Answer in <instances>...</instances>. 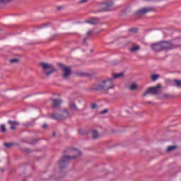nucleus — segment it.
<instances>
[{
	"label": "nucleus",
	"mask_w": 181,
	"mask_h": 181,
	"mask_svg": "<svg viewBox=\"0 0 181 181\" xmlns=\"http://www.w3.org/2000/svg\"><path fill=\"white\" fill-rule=\"evenodd\" d=\"M147 104H152V102H148Z\"/></svg>",
	"instance_id": "obj_38"
},
{
	"label": "nucleus",
	"mask_w": 181,
	"mask_h": 181,
	"mask_svg": "<svg viewBox=\"0 0 181 181\" xmlns=\"http://www.w3.org/2000/svg\"><path fill=\"white\" fill-rule=\"evenodd\" d=\"M69 108L71 111H75L76 112H78V111H80V109H78V106H77L76 102L73 99H71L69 101Z\"/></svg>",
	"instance_id": "obj_11"
},
{
	"label": "nucleus",
	"mask_w": 181,
	"mask_h": 181,
	"mask_svg": "<svg viewBox=\"0 0 181 181\" xmlns=\"http://www.w3.org/2000/svg\"><path fill=\"white\" fill-rule=\"evenodd\" d=\"M107 112H108V109H105L100 112V114L104 115L107 114Z\"/></svg>",
	"instance_id": "obj_32"
},
{
	"label": "nucleus",
	"mask_w": 181,
	"mask_h": 181,
	"mask_svg": "<svg viewBox=\"0 0 181 181\" xmlns=\"http://www.w3.org/2000/svg\"><path fill=\"white\" fill-rule=\"evenodd\" d=\"M87 2H88V0H81L78 2V4H86Z\"/></svg>",
	"instance_id": "obj_30"
},
{
	"label": "nucleus",
	"mask_w": 181,
	"mask_h": 181,
	"mask_svg": "<svg viewBox=\"0 0 181 181\" xmlns=\"http://www.w3.org/2000/svg\"><path fill=\"white\" fill-rule=\"evenodd\" d=\"M161 88L162 86L160 84H158L154 87H150L147 88V90L143 93V97H146V95L149 94H152L153 95H159V94H160Z\"/></svg>",
	"instance_id": "obj_7"
},
{
	"label": "nucleus",
	"mask_w": 181,
	"mask_h": 181,
	"mask_svg": "<svg viewBox=\"0 0 181 181\" xmlns=\"http://www.w3.org/2000/svg\"><path fill=\"white\" fill-rule=\"evenodd\" d=\"M114 78H106L100 81L99 83L93 86V90L95 91H103V93H108L110 90L114 88Z\"/></svg>",
	"instance_id": "obj_2"
},
{
	"label": "nucleus",
	"mask_w": 181,
	"mask_h": 181,
	"mask_svg": "<svg viewBox=\"0 0 181 181\" xmlns=\"http://www.w3.org/2000/svg\"><path fill=\"white\" fill-rule=\"evenodd\" d=\"M77 76H79L80 77H84L85 76H87V74L83 71H78L76 73Z\"/></svg>",
	"instance_id": "obj_24"
},
{
	"label": "nucleus",
	"mask_w": 181,
	"mask_h": 181,
	"mask_svg": "<svg viewBox=\"0 0 181 181\" xmlns=\"http://www.w3.org/2000/svg\"><path fill=\"white\" fill-rule=\"evenodd\" d=\"M57 9L58 11H60V9H62V7H57Z\"/></svg>",
	"instance_id": "obj_37"
},
{
	"label": "nucleus",
	"mask_w": 181,
	"mask_h": 181,
	"mask_svg": "<svg viewBox=\"0 0 181 181\" xmlns=\"http://www.w3.org/2000/svg\"><path fill=\"white\" fill-rule=\"evenodd\" d=\"M51 101L52 102V107L53 108H59L62 104V100L60 99H51Z\"/></svg>",
	"instance_id": "obj_12"
},
{
	"label": "nucleus",
	"mask_w": 181,
	"mask_h": 181,
	"mask_svg": "<svg viewBox=\"0 0 181 181\" xmlns=\"http://www.w3.org/2000/svg\"><path fill=\"white\" fill-rule=\"evenodd\" d=\"M86 23H90V25H97L98 23V18H93L86 21Z\"/></svg>",
	"instance_id": "obj_16"
},
{
	"label": "nucleus",
	"mask_w": 181,
	"mask_h": 181,
	"mask_svg": "<svg viewBox=\"0 0 181 181\" xmlns=\"http://www.w3.org/2000/svg\"><path fill=\"white\" fill-rule=\"evenodd\" d=\"M175 47L170 42H160L151 45V48L155 52H160V50L173 49Z\"/></svg>",
	"instance_id": "obj_4"
},
{
	"label": "nucleus",
	"mask_w": 181,
	"mask_h": 181,
	"mask_svg": "<svg viewBox=\"0 0 181 181\" xmlns=\"http://www.w3.org/2000/svg\"><path fill=\"white\" fill-rule=\"evenodd\" d=\"M112 6H114V1H107V2L100 4V8L103 12L112 11L111 8H112Z\"/></svg>",
	"instance_id": "obj_9"
},
{
	"label": "nucleus",
	"mask_w": 181,
	"mask_h": 181,
	"mask_svg": "<svg viewBox=\"0 0 181 181\" xmlns=\"http://www.w3.org/2000/svg\"><path fill=\"white\" fill-rule=\"evenodd\" d=\"M28 148H25V152H28Z\"/></svg>",
	"instance_id": "obj_40"
},
{
	"label": "nucleus",
	"mask_w": 181,
	"mask_h": 181,
	"mask_svg": "<svg viewBox=\"0 0 181 181\" xmlns=\"http://www.w3.org/2000/svg\"><path fill=\"white\" fill-rule=\"evenodd\" d=\"M98 106L95 103H93V104L91 105L92 110H95L96 108H98Z\"/></svg>",
	"instance_id": "obj_29"
},
{
	"label": "nucleus",
	"mask_w": 181,
	"mask_h": 181,
	"mask_svg": "<svg viewBox=\"0 0 181 181\" xmlns=\"http://www.w3.org/2000/svg\"><path fill=\"white\" fill-rule=\"evenodd\" d=\"M136 88H138V85H136V83H132V85L129 86V90L131 91H135Z\"/></svg>",
	"instance_id": "obj_19"
},
{
	"label": "nucleus",
	"mask_w": 181,
	"mask_h": 181,
	"mask_svg": "<svg viewBox=\"0 0 181 181\" xmlns=\"http://www.w3.org/2000/svg\"><path fill=\"white\" fill-rule=\"evenodd\" d=\"M8 122L11 125L10 129L11 131H15L16 129V127H18L19 125V122L16 121L8 120Z\"/></svg>",
	"instance_id": "obj_13"
},
{
	"label": "nucleus",
	"mask_w": 181,
	"mask_h": 181,
	"mask_svg": "<svg viewBox=\"0 0 181 181\" xmlns=\"http://www.w3.org/2000/svg\"><path fill=\"white\" fill-rule=\"evenodd\" d=\"M93 33H94V31L93 30H90L87 33V36H91Z\"/></svg>",
	"instance_id": "obj_31"
},
{
	"label": "nucleus",
	"mask_w": 181,
	"mask_h": 181,
	"mask_svg": "<svg viewBox=\"0 0 181 181\" xmlns=\"http://www.w3.org/2000/svg\"><path fill=\"white\" fill-rule=\"evenodd\" d=\"M161 88L162 86L160 84H158L154 87H150L147 88V90L143 93V97H146V95L149 94H152L153 95H159V94H160Z\"/></svg>",
	"instance_id": "obj_6"
},
{
	"label": "nucleus",
	"mask_w": 181,
	"mask_h": 181,
	"mask_svg": "<svg viewBox=\"0 0 181 181\" xmlns=\"http://www.w3.org/2000/svg\"><path fill=\"white\" fill-rule=\"evenodd\" d=\"M124 76L125 74L123 72H121L119 74H113L112 78H113V81H114V80H117L118 78H122V77H124Z\"/></svg>",
	"instance_id": "obj_15"
},
{
	"label": "nucleus",
	"mask_w": 181,
	"mask_h": 181,
	"mask_svg": "<svg viewBox=\"0 0 181 181\" xmlns=\"http://www.w3.org/2000/svg\"><path fill=\"white\" fill-rule=\"evenodd\" d=\"M151 78L152 81H156V80H158V78H159V74H153L151 76Z\"/></svg>",
	"instance_id": "obj_21"
},
{
	"label": "nucleus",
	"mask_w": 181,
	"mask_h": 181,
	"mask_svg": "<svg viewBox=\"0 0 181 181\" xmlns=\"http://www.w3.org/2000/svg\"><path fill=\"white\" fill-rule=\"evenodd\" d=\"M12 0H0V4H8V2H11Z\"/></svg>",
	"instance_id": "obj_28"
},
{
	"label": "nucleus",
	"mask_w": 181,
	"mask_h": 181,
	"mask_svg": "<svg viewBox=\"0 0 181 181\" xmlns=\"http://www.w3.org/2000/svg\"><path fill=\"white\" fill-rule=\"evenodd\" d=\"M169 98H172V95L168 93H164L159 98V100H169Z\"/></svg>",
	"instance_id": "obj_17"
},
{
	"label": "nucleus",
	"mask_w": 181,
	"mask_h": 181,
	"mask_svg": "<svg viewBox=\"0 0 181 181\" xmlns=\"http://www.w3.org/2000/svg\"><path fill=\"white\" fill-rule=\"evenodd\" d=\"M141 50V46L139 45H134L132 47L129 48L130 53H136V52H139Z\"/></svg>",
	"instance_id": "obj_14"
},
{
	"label": "nucleus",
	"mask_w": 181,
	"mask_h": 181,
	"mask_svg": "<svg viewBox=\"0 0 181 181\" xmlns=\"http://www.w3.org/2000/svg\"><path fill=\"white\" fill-rule=\"evenodd\" d=\"M52 136H56V132H53V134H52Z\"/></svg>",
	"instance_id": "obj_36"
},
{
	"label": "nucleus",
	"mask_w": 181,
	"mask_h": 181,
	"mask_svg": "<svg viewBox=\"0 0 181 181\" xmlns=\"http://www.w3.org/2000/svg\"><path fill=\"white\" fill-rule=\"evenodd\" d=\"M92 138L93 139H98V138H100V134L97 130H93L92 132Z\"/></svg>",
	"instance_id": "obj_18"
},
{
	"label": "nucleus",
	"mask_w": 181,
	"mask_h": 181,
	"mask_svg": "<svg viewBox=\"0 0 181 181\" xmlns=\"http://www.w3.org/2000/svg\"><path fill=\"white\" fill-rule=\"evenodd\" d=\"M88 39V37L86 36L84 39H83V42H87V40Z\"/></svg>",
	"instance_id": "obj_35"
},
{
	"label": "nucleus",
	"mask_w": 181,
	"mask_h": 181,
	"mask_svg": "<svg viewBox=\"0 0 181 181\" xmlns=\"http://www.w3.org/2000/svg\"><path fill=\"white\" fill-rule=\"evenodd\" d=\"M174 83H175V85L176 87H178V88L181 87V81L180 80H175Z\"/></svg>",
	"instance_id": "obj_23"
},
{
	"label": "nucleus",
	"mask_w": 181,
	"mask_h": 181,
	"mask_svg": "<svg viewBox=\"0 0 181 181\" xmlns=\"http://www.w3.org/2000/svg\"><path fill=\"white\" fill-rule=\"evenodd\" d=\"M45 25H41L40 28H43Z\"/></svg>",
	"instance_id": "obj_41"
},
{
	"label": "nucleus",
	"mask_w": 181,
	"mask_h": 181,
	"mask_svg": "<svg viewBox=\"0 0 181 181\" xmlns=\"http://www.w3.org/2000/svg\"><path fill=\"white\" fill-rule=\"evenodd\" d=\"M56 37H57V35H54L47 40V42H53Z\"/></svg>",
	"instance_id": "obj_26"
},
{
	"label": "nucleus",
	"mask_w": 181,
	"mask_h": 181,
	"mask_svg": "<svg viewBox=\"0 0 181 181\" xmlns=\"http://www.w3.org/2000/svg\"><path fill=\"white\" fill-rule=\"evenodd\" d=\"M129 30L130 32H134V33L138 32V30L136 28H131Z\"/></svg>",
	"instance_id": "obj_33"
},
{
	"label": "nucleus",
	"mask_w": 181,
	"mask_h": 181,
	"mask_svg": "<svg viewBox=\"0 0 181 181\" xmlns=\"http://www.w3.org/2000/svg\"><path fill=\"white\" fill-rule=\"evenodd\" d=\"M58 66L60 67L61 70H62V78L64 80H67V78L71 76V68L64 65L63 64H59Z\"/></svg>",
	"instance_id": "obj_8"
},
{
	"label": "nucleus",
	"mask_w": 181,
	"mask_h": 181,
	"mask_svg": "<svg viewBox=\"0 0 181 181\" xmlns=\"http://www.w3.org/2000/svg\"><path fill=\"white\" fill-rule=\"evenodd\" d=\"M90 52H93V49H91V51Z\"/></svg>",
	"instance_id": "obj_42"
},
{
	"label": "nucleus",
	"mask_w": 181,
	"mask_h": 181,
	"mask_svg": "<svg viewBox=\"0 0 181 181\" xmlns=\"http://www.w3.org/2000/svg\"><path fill=\"white\" fill-rule=\"evenodd\" d=\"M176 149V146H170L167 148V152H172V151H175Z\"/></svg>",
	"instance_id": "obj_22"
},
{
	"label": "nucleus",
	"mask_w": 181,
	"mask_h": 181,
	"mask_svg": "<svg viewBox=\"0 0 181 181\" xmlns=\"http://www.w3.org/2000/svg\"><path fill=\"white\" fill-rule=\"evenodd\" d=\"M4 145L6 148H11L13 146L14 144L13 143H4Z\"/></svg>",
	"instance_id": "obj_25"
},
{
	"label": "nucleus",
	"mask_w": 181,
	"mask_h": 181,
	"mask_svg": "<svg viewBox=\"0 0 181 181\" xmlns=\"http://www.w3.org/2000/svg\"><path fill=\"white\" fill-rule=\"evenodd\" d=\"M152 11H153V7H144V8H142L138 10L136 12V15L137 16H143V15H145L146 13H148L149 12H152Z\"/></svg>",
	"instance_id": "obj_10"
},
{
	"label": "nucleus",
	"mask_w": 181,
	"mask_h": 181,
	"mask_svg": "<svg viewBox=\"0 0 181 181\" xmlns=\"http://www.w3.org/2000/svg\"><path fill=\"white\" fill-rule=\"evenodd\" d=\"M1 172H4L5 170L4 168L1 169Z\"/></svg>",
	"instance_id": "obj_39"
},
{
	"label": "nucleus",
	"mask_w": 181,
	"mask_h": 181,
	"mask_svg": "<svg viewBox=\"0 0 181 181\" xmlns=\"http://www.w3.org/2000/svg\"><path fill=\"white\" fill-rule=\"evenodd\" d=\"M0 132H2V134L6 132V126L5 124H1L0 126Z\"/></svg>",
	"instance_id": "obj_20"
},
{
	"label": "nucleus",
	"mask_w": 181,
	"mask_h": 181,
	"mask_svg": "<svg viewBox=\"0 0 181 181\" xmlns=\"http://www.w3.org/2000/svg\"><path fill=\"white\" fill-rule=\"evenodd\" d=\"M42 128H43L44 129H46V128H47V125L46 124H44L42 125Z\"/></svg>",
	"instance_id": "obj_34"
},
{
	"label": "nucleus",
	"mask_w": 181,
	"mask_h": 181,
	"mask_svg": "<svg viewBox=\"0 0 181 181\" xmlns=\"http://www.w3.org/2000/svg\"><path fill=\"white\" fill-rule=\"evenodd\" d=\"M10 63H12V64L19 63V59H10Z\"/></svg>",
	"instance_id": "obj_27"
},
{
	"label": "nucleus",
	"mask_w": 181,
	"mask_h": 181,
	"mask_svg": "<svg viewBox=\"0 0 181 181\" xmlns=\"http://www.w3.org/2000/svg\"><path fill=\"white\" fill-rule=\"evenodd\" d=\"M40 66L45 77H50L52 74L57 71V69L50 63L40 62Z\"/></svg>",
	"instance_id": "obj_3"
},
{
	"label": "nucleus",
	"mask_w": 181,
	"mask_h": 181,
	"mask_svg": "<svg viewBox=\"0 0 181 181\" xmlns=\"http://www.w3.org/2000/svg\"><path fill=\"white\" fill-rule=\"evenodd\" d=\"M70 117H71V115L67 109L60 110L58 113H53L51 115V118H52V119L57 120L66 119V118H69Z\"/></svg>",
	"instance_id": "obj_5"
},
{
	"label": "nucleus",
	"mask_w": 181,
	"mask_h": 181,
	"mask_svg": "<svg viewBox=\"0 0 181 181\" xmlns=\"http://www.w3.org/2000/svg\"><path fill=\"white\" fill-rule=\"evenodd\" d=\"M69 156H64L59 161L58 166L59 169H64L71 160H74L81 156V151L76 148H71L68 152Z\"/></svg>",
	"instance_id": "obj_1"
}]
</instances>
